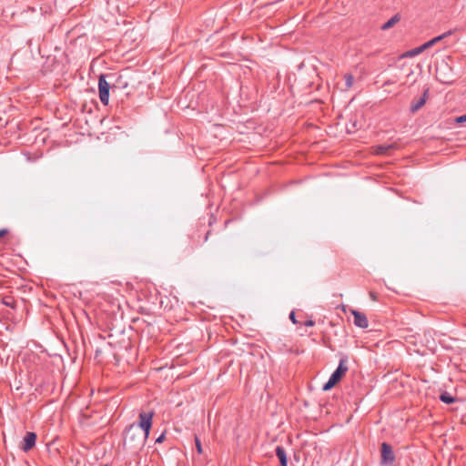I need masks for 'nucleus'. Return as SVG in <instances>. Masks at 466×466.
Masks as SVG:
<instances>
[{
	"label": "nucleus",
	"instance_id": "1",
	"mask_svg": "<svg viewBox=\"0 0 466 466\" xmlns=\"http://www.w3.org/2000/svg\"><path fill=\"white\" fill-rule=\"evenodd\" d=\"M148 436L144 434L136 424H130L124 431V448L137 454L145 446Z\"/></svg>",
	"mask_w": 466,
	"mask_h": 466
},
{
	"label": "nucleus",
	"instance_id": "16",
	"mask_svg": "<svg viewBox=\"0 0 466 466\" xmlns=\"http://www.w3.org/2000/svg\"><path fill=\"white\" fill-rule=\"evenodd\" d=\"M3 303L7 306V307H10L12 309L15 308V301L14 300L13 298L11 297H5L3 299Z\"/></svg>",
	"mask_w": 466,
	"mask_h": 466
},
{
	"label": "nucleus",
	"instance_id": "19",
	"mask_svg": "<svg viewBox=\"0 0 466 466\" xmlns=\"http://www.w3.org/2000/svg\"><path fill=\"white\" fill-rule=\"evenodd\" d=\"M456 123L461 124L466 122V114L455 118Z\"/></svg>",
	"mask_w": 466,
	"mask_h": 466
},
{
	"label": "nucleus",
	"instance_id": "26",
	"mask_svg": "<svg viewBox=\"0 0 466 466\" xmlns=\"http://www.w3.org/2000/svg\"><path fill=\"white\" fill-rule=\"evenodd\" d=\"M441 81H442L443 83H448L449 82L447 80H442V79H441Z\"/></svg>",
	"mask_w": 466,
	"mask_h": 466
},
{
	"label": "nucleus",
	"instance_id": "22",
	"mask_svg": "<svg viewBox=\"0 0 466 466\" xmlns=\"http://www.w3.org/2000/svg\"><path fill=\"white\" fill-rule=\"evenodd\" d=\"M8 233L6 228L0 229V239Z\"/></svg>",
	"mask_w": 466,
	"mask_h": 466
},
{
	"label": "nucleus",
	"instance_id": "6",
	"mask_svg": "<svg viewBox=\"0 0 466 466\" xmlns=\"http://www.w3.org/2000/svg\"><path fill=\"white\" fill-rule=\"evenodd\" d=\"M351 314L353 315L354 317V325L359 327V328H361V329H366L368 328L369 326V321H368V319L366 317V315L364 313H361L356 309H351L350 310Z\"/></svg>",
	"mask_w": 466,
	"mask_h": 466
},
{
	"label": "nucleus",
	"instance_id": "13",
	"mask_svg": "<svg viewBox=\"0 0 466 466\" xmlns=\"http://www.w3.org/2000/svg\"><path fill=\"white\" fill-rule=\"evenodd\" d=\"M440 400L446 404H451L455 402V398L446 391L441 394Z\"/></svg>",
	"mask_w": 466,
	"mask_h": 466
},
{
	"label": "nucleus",
	"instance_id": "5",
	"mask_svg": "<svg viewBox=\"0 0 466 466\" xmlns=\"http://www.w3.org/2000/svg\"><path fill=\"white\" fill-rule=\"evenodd\" d=\"M348 359L346 356L342 357L339 360V366L337 369L333 371V373L330 375L332 380H335V381L339 382L343 375L348 371V366H347Z\"/></svg>",
	"mask_w": 466,
	"mask_h": 466
},
{
	"label": "nucleus",
	"instance_id": "8",
	"mask_svg": "<svg viewBox=\"0 0 466 466\" xmlns=\"http://www.w3.org/2000/svg\"><path fill=\"white\" fill-rule=\"evenodd\" d=\"M429 90L426 89L421 97L418 100L413 101L410 105V112L415 113L420 110L426 103Z\"/></svg>",
	"mask_w": 466,
	"mask_h": 466
},
{
	"label": "nucleus",
	"instance_id": "9",
	"mask_svg": "<svg viewBox=\"0 0 466 466\" xmlns=\"http://www.w3.org/2000/svg\"><path fill=\"white\" fill-rule=\"evenodd\" d=\"M275 452L279 460L280 466H288V458L285 449L282 446H277Z\"/></svg>",
	"mask_w": 466,
	"mask_h": 466
},
{
	"label": "nucleus",
	"instance_id": "17",
	"mask_svg": "<svg viewBox=\"0 0 466 466\" xmlns=\"http://www.w3.org/2000/svg\"><path fill=\"white\" fill-rule=\"evenodd\" d=\"M442 37H443L442 35L437 36V37L431 39V41H428L427 43L423 44L422 46H425V49H427L430 46H431L432 45H434L435 43H437L438 41H440Z\"/></svg>",
	"mask_w": 466,
	"mask_h": 466
},
{
	"label": "nucleus",
	"instance_id": "15",
	"mask_svg": "<svg viewBox=\"0 0 466 466\" xmlns=\"http://www.w3.org/2000/svg\"><path fill=\"white\" fill-rule=\"evenodd\" d=\"M338 382L335 381V380H332L331 377H329V380L323 385L322 390L324 391L331 390Z\"/></svg>",
	"mask_w": 466,
	"mask_h": 466
},
{
	"label": "nucleus",
	"instance_id": "11",
	"mask_svg": "<svg viewBox=\"0 0 466 466\" xmlns=\"http://www.w3.org/2000/svg\"><path fill=\"white\" fill-rule=\"evenodd\" d=\"M400 20V15H393L390 19H389L385 24L381 25L382 30H388L391 28L395 24H397Z\"/></svg>",
	"mask_w": 466,
	"mask_h": 466
},
{
	"label": "nucleus",
	"instance_id": "12",
	"mask_svg": "<svg viewBox=\"0 0 466 466\" xmlns=\"http://www.w3.org/2000/svg\"><path fill=\"white\" fill-rule=\"evenodd\" d=\"M425 50V46H420L419 47H416V48H413L408 52H406L403 56H406V57H412V56H418L419 54H420L421 52H423Z\"/></svg>",
	"mask_w": 466,
	"mask_h": 466
},
{
	"label": "nucleus",
	"instance_id": "10",
	"mask_svg": "<svg viewBox=\"0 0 466 466\" xmlns=\"http://www.w3.org/2000/svg\"><path fill=\"white\" fill-rule=\"evenodd\" d=\"M395 147V144L379 145L375 147V153L377 155H386L390 150L394 149Z\"/></svg>",
	"mask_w": 466,
	"mask_h": 466
},
{
	"label": "nucleus",
	"instance_id": "4",
	"mask_svg": "<svg viewBox=\"0 0 466 466\" xmlns=\"http://www.w3.org/2000/svg\"><path fill=\"white\" fill-rule=\"evenodd\" d=\"M106 76L112 77V75L106 76L104 74H101L98 78L99 99L104 106L108 105L109 91L111 88L110 83L106 80Z\"/></svg>",
	"mask_w": 466,
	"mask_h": 466
},
{
	"label": "nucleus",
	"instance_id": "18",
	"mask_svg": "<svg viewBox=\"0 0 466 466\" xmlns=\"http://www.w3.org/2000/svg\"><path fill=\"white\" fill-rule=\"evenodd\" d=\"M195 444H196V448H197L198 452L199 454H201L203 452V449H202L201 441H200V440L198 439V436H195Z\"/></svg>",
	"mask_w": 466,
	"mask_h": 466
},
{
	"label": "nucleus",
	"instance_id": "25",
	"mask_svg": "<svg viewBox=\"0 0 466 466\" xmlns=\"http://www.w3.org/2000/svg\"><path fill=\"white\" fill-rule=\"evenodd\" d=\"M209 235H210V231H208V232L206 233V236H205V238H204V239H205V241H208Z\"/></svg>",
	"mask_w": 466,
	"mask_h": 466
},
{
	"label": "nucleus",
	"instance_id": "24",
	"mask_svg": "<svg viewBox=\"0 0 466 466\" xmlns=\"http://www.w3.org/2000/svg\"><path fill=\"white\" fill-rule=\"evenodd\" d=\"M370 296L373 300H377L376 295L373 292H370Z\"/></svg>",
	"mask_w": 466,
	"mask_h": 466
},
{
	"label": "nucleus",
	"instance_id": "3",
	"mask_svg": "<svg viewBox=\"0 0 466 466\" xmlns=\"http://www.w3.org/2000/svg\"><path fill=\"white\" fill-rule=\"evenodd\" d=\"M396 456L394 454L392 446L388 442L380 444V465L381 466H393Z\"/></svg>",
	"mask_w": 466,
	"mask_h": 466
},
{
	"label": "nucleus",
	"instance_id": "21",
	"mask_svg": "<svg viewBox=\"0 0 466 466\" xmlns=\"http://www.w3.org/2000/svg\"><path fill=\"white\" fill-rule=\"evenodd\" d=\"M304 325L307 327H313L315 325V321L312 319H308L304 322Z\"/></svg>",
	"mask_w": 466,
	"mask_h": 466
},
{
	"label": "nucleus",
	"instance_id": "14",
	"mask_svg": "<svg viewBox=\"0 0 466 466\" xmlns=\"http://www.w3.org/2000/svg\"><path fill=\"white\" fill-rule=\"evenodd\" d=\"M344 80H345V89H350L353 85V81H354L353 76L350 74H346L344 76Z\"/></svg>",
	"mask_w": 466,
	"mask_h": 466
},
{
	"label": "nucleus",
	"instance_id": "2",
	"mask_svg": "<svg viewBox=\"0 0 466 466\" xmlns=\"http://www.w3.org/2000/svg\"><path fill=\"white\" fill-rule=\"evenodd\" d=\"M154 415V410L141 411L138 415V424L136 425L144 434L148 437L152 427Z\"/></svg>",
	"mask_w": 466,
	"mask_h": 466
},
{
	"label": "nucleus",
	"instance_id": "20",
	"mask_svg": "<svg viewBox=\"0 0 466 466\" xmlns=\"http://www.w3.org/2000/svg\"><path fill=\"white\" fill-rule=\"evenodd\" d=\"M289 319L294 323H298L297 319H296V317H295V312L294 311H291L290 314H289Z\"/></svg>",
	"mask_w": 466,
	"mask_h": 466
},
{
	"label": "nucleus",
	"instance_id": "7",
	"mask_svg": "<svg viewBox=\"0 0 466 466\" xmlns=\"http://www.w3.org/2000/svg\"><path fill=\"white\" fill-rule=\"evenodd\" d=\"M35 441L36 434L35 432H26L23 439L21 449L25 452L29 451L35 445Z\"/></svg>",
	"mask_w": 466,
	"mask_h": 466
},
{
	"label": "nucleus",
	"instance_id": "23",
	"mask_svg": "<svg viewBox=\"0 0 466 466\" xmlns=\"http://www.w3.org/2000/svg\"><path fill=\"white\" fill-rule=\"evenodd\" d=\"M165 440V434L162 433L157 440H156V442L157 443H161L163 441Z\"/></svg>",
	"mask_w": 466,
	"mask_h": 466
}]
</instances>
